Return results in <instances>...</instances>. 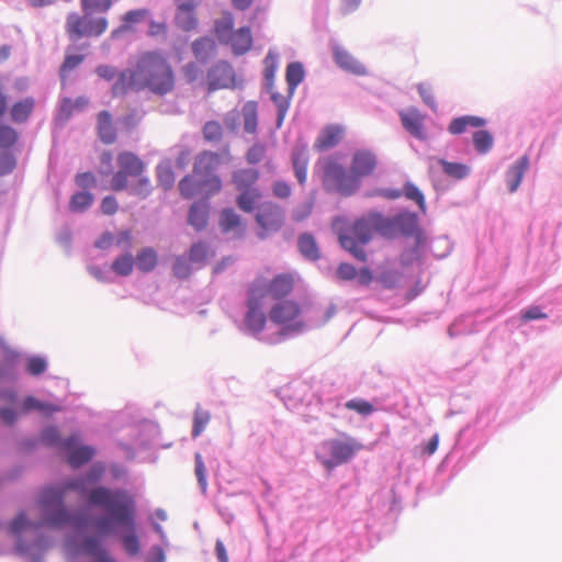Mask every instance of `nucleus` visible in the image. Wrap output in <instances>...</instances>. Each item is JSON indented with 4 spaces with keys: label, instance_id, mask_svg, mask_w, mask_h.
Returning a JSON list of instances; mask_svg holds the SVG:
<instances>
[{
    "label": "nucleus",
    "instance_id": "obj_36",
    "mask_svg": "<svg viewBox=\"0 0 562 562\" xmlns=\"http://www.w3.org/2000/svg\"><path fill=\"white\" fill-rule=\"evenodd\" d=\"M215 50V42L210 37H201L192 43V52L198 59L206 60Z\"/></svg>",
    "mask_w": 562,
    "mask_h": 562
},
{
    "label": "nucleus",
    "instance_id": "obj_37",
    "mask_svg": "<svg viewBox=\"0 0 562 562\" xmlns=\"http://www.w3.org/2000/svg\"><path fill=\"white\" fill-rule=\"evenodd\" d=\"M241 114L245 131L250 134L255 133L258 122L257 103L255 101L245 103L241 110Z\"/></svg>",
    "mask_w": 562,
    "mask_h": 562
},
{
    "label": "nucleus",
    "instance_id": "obj_59",
    "mask_svg": "<svg viewBox=\"0 0 562 562\" xmlns=\"http://www.w3.org/2000/svg\"><path fill=\"white\" fill-rule=\"evenodd\" d=\"M195 475L198 477V482L203 491H206L207 480H206V468L204 465L202 456L200 453H195Z\"/></svg>",
    "mask_w": 562,
    "mask_h": 562
},
{
    "label": "nucleus",
    "instance_id": "obj_60",
    "mask_svg": "<svg viewBox=\"0 0 562 562\" xmlns=\"http://www.w3.org/2000/svg\"><path fill=\"white\" fill-rule=\"evenodd\" d=\"M207 246L204 243L193 244L190 248L189 258L193 262H202L206 259Z\"/></svg>",
    "mask_w": 562,
    "mask_h": 562
},
{
    "label": "nucleus",
    "instance_id": "obj_21",
    "mask_svg": "<svg viewBox=\"0 0 562 562\" xmlns=\"http://www.w3.org/2000/svg\"><path fill=\"white\" fill-rule=\"evenodd\" d=\"M36 102L33 97H25L15 101L9 110L10 119L16 124H23L32 116Z\"/></svg>",
    "mask_w": 562,
    "mask_h": 562
},
{
    "label": "nucleus",
    "instance_id": "obj_31",
    "mask_svg": "<svg viewBox=\"0 0 562 562\" xmlns=\"http://www.w3.org/2000/svg\"><path fill=\"white\" fill-rule=\"evenodd\" d=\"M234 16L231 12H223L222 16L214 23V33L221 43L234 32Z\"/></svg>",
    "mask_w": 562,
    "mask_h": 562
},
{
    "label": "nucleus",
    "instance_id": "obj_14",
    "mask_svg": "<svg viewBox=\"0 0 562 562\" xmlns=\"http://www.w3.org/2000/svg\"><path fill=\"white\" fill-rule=\"evenodd\" d=\"M79 441V436L72 435L63 442V449L68 452L67 462L74 469L88 463L95 453L90 446L78 447Z\"/></svg>",
    "mask_w": 562,
    "mask_h": 562
},
{
    "label": "nucleus",
    "instance_id": "obj_44",
    "mask_svg": "<svg viewBox=\"0 0 562 562\" xmlns=\"http://www.w3.org/2000/svg\"><path fill=\"white\" fill-rule=\"evenodd\" d=\"M493 136L486 130H480L473 134V144L477 153L486 154L493 146Z\"/></svg>",
    "mask_w": 562,
    "mask_h": 562
},
{
    "label": "nucleus",
    "instance_id": "obj_54",
    "mask_svg": "<svg viewBox=\"0 0 562 562\" xmlns=\"http://www.w3.org/2000/svg\"><path fill=\"white\" fill-rule=\"evenodd\" d=\"M151 192L150 180L146 177H138V180L132 186L131 193L142 199L147 198Z\"/></svg>",
    "mask_w": 562,
    "mask_h": 562
},
{
    "label": "nucleus",
    "instance_id": "obj_33",
    "mask_svg": "<svg viewBox=\"0 0 562 562\" xmlns=\"http://www.w3.org/2000/svg\"><path fill=\"white\" fill-rule=\"evenodd\" d=\"M83 550L95 558L97 562H116L100 546V541L95 537H88L83 541Z\"/></svg>",
    "mask_w": 562,
    "mask_h": 562
},
{
    "label": "nucleus",
    "instance_id": "obj_28",
    "mask_svg": "<svg viewBox=\"0 0 562 562\" xmlns=\"http://www.w3.org/2000/svg\"><path fill=\"white\" fill-rule=\"evenodd\" d=\"M528 167H529V159L527 156H522L507 171L506 182L508 184V189L510 192H515L518 189Z\"/></svg>",
    "mask_w": 562,
    "mask_h": 562
},
{
    "label": "nucleus",
    "instance_id": "obj_52",
    "mask_svg": "<svg viewBox=\"0 0 562 562\" xmlns=\"http://www.w3.org/2000/svg\"><path fill=\"white\" fill-rule=\"evenodd\" d=\"M404 194L407 199L416 202L422 211L426 210V203L423 192L413 183H406L404 187Z\"/></svg>",
    "mask_w": 562,
    "mask_h": 562
},
{
    "label": "nucleus",
    "instance_id": "obj_26",
    "mask_svg": "<svg viewBox=\"0 0 562 562\" xmlns=\"http://www.w3.org/2000/svg\"><path fill=\"white\" fill-rule=\"evenodd\" d=\"M292 165L295 177L301 184H304L307 177L308 150L306 146H296L292 153Z\"/></svg>",
    "mask_w": 562,
    "mask_h": 562
},
{
    "label": "nucleus",
    "instance_id": "obj_50",
    "mask_svg": "<svg viewBox=\"0 0 562 562\" xmlns=\"http://www.w3.org/2000/svg\"><path fill=\"white\" fill-rule=\"evenodd\" d=\"M345 407L350 411H355L362 416H368L373 413V405L362 398H353L346 402Z\"/></svg>",
    "mask_w": 562,
    "mask_h": 562
},
{
    "label": "nucleus",
    "instance_id": "obj_55",
    "mask_svg": "<svg viewBox=\"0 0 562 562\" xmlns=\"http://www.w3.org/2000/svg\"><path fill=\"white\" fill-rule=\"evenodd\" d=\"M269 92L271 93V100L278 108V119L280 124L289 109V97L274 92L273 86L271 87V90H269Z\"/></svg>",
    "mask_w": 562,
    "mask_h": 562
},
{
    "label": "nucleus",
    "instance_id": "obj_4",
    "mask_svg": "<svg viewBox=\"0 0 562 562\" xmlns=\"http://www.w3.org/2000/svg\"><path fill=\"white\" fill-rule=\"evenodd\" d=\"M222 162L217 153L204 150L200 153L193 164L192 175L183 177L178 184L180 194L184 199L201 195L207 200L221 192L223 183L216 173Z\"/></svg>",
    "mask_w": 562,
    "mask_h": 562
},
{
    "label": "nucleus",
    "instance_id": "obj_10",
    "mask_svg": "<svg viewBox=\"0 0 562 562\" xmlns=\"http://www.w3.org/2000/svg\"><path fill=\"white\" fill-rule=\"evenodd\" d=\"M295 283V273L282 272L276 274L271 279H267L263 276H257L248 286L265 300L271 299L282 301V299L289 296L293 292Z\"/></svg>",
    "mask_w": 562,
    "mask_h": 562
},
{
    "label": "nucleus",
    "instance_id": "obj_41",
    "mask_svg": "<svg viewBox=\"0 0 562 562\" xmlns=\"http://www.w3.org/2000/svg\"><path fill=\"white\" fill-rule=\"evenodd\" d=\"M113 3L114 0H80V8L86 13H105Z\"/></svg>",
    "mask_w": 562,
    "mask_h": 562
},
{
    "label": "nucleus",
    "instance_id": "obj_46",
    "mask_svg": "<svg viewBox=\"0 0 562 562\" xmlns=\"http://www.w3.org/2000/svg\"><path fill=\"white\" fill-rule=\"evenodd\" d=\"M176 24L179 29H181L184 32H190L194 30L198 25V19L195 16L194 11H177Z\"/></svg>",
    "mask_w": 562,
    "mask_h": 562
},
{
    "label": "nucleus",
    "instance_id": "obj_48",
    "mask_svg": "<svg viewBox=\"0 0 562 562\" xmlns=\"http://www.w3.org/2000/svg\"><path fill=\"white\" fill-rule=\"evenodd\" d=\"M211 419V415L207 411L198 407L193 416L192 437H199Z\"/></svg>",
    "mask_w": 562,
    "mask_h": 562
},
{
    "label": "nucleus",
    "instance_id": "obj_7",
    "mask_svg": "<svg viewBox=\"0 0 562 562\" xmlns=\"http://www.w3.org/2000/svg\"><path fill=\"white\" fill-rule=\"evenodd\" d=\"M109 22L104 16H93L92 13L82 14L70 11L66 15L65 32L71 42L83 37H99L108 30Z\"/></svg>",
    "mask_w": 562,
    "mask_h": 562
},
{
    "label": "nucleus",
    "instance_id": "obj_2",
    "mask_svg": "<svg viewBox=\"0 0 562 562\" xmlns=\"http://www.w3.org/2000/svg\"><path fill=\"white\" fill-rule=\"evenodd\" d=\"M88 502L103 507L111 517H99L93 527L100 536H109L114 531V525L124 527L127 531L122 537V543L130 555L139 552V543L136 535V505L134 497L125 490H110L99 486L90 491Z\"/></svg>",
    "mask_w": 562,
    "mask_h": 562
},
{
    "label": "nucleus",
    "instance_id": "obj_24",
    "mask_svg": "<svg viewBox=\"0 0 562 562\" xmlns=\"http://www.w3.org/2000/svg\"><path fill=\"white\" fill-rule=\"evenodd\" d=\"M401 121L405 130L416 138H424L423 122L424 116L416 109H411L400 113Z\"/></svg>",
    "mask_w": 562,
    "mask_h": 562
},
{
    "label": "nucleus",
    "instance_id": "obj_35",
    "mask_svg": "<svg viewBox=\"0 0 562 562\" xmlns=\"http://www.w3.org/2000/svg\"><path fill=\"white\" fill-rule=\"evenodd\" d=\"M21 409L23 413H29L31 411H38V412L43 413L44 415H52L53 413L59 412L60 407H58L54 404H50V403L41 402L33 396H29L23 401Z\"/></svg>",
    "mask_w": 562,
    "mask_h": 562
},
{
    "label": "nucleus",
    "instance_id": "obj_16",
    "mask_svg": "<svg viewBox=\"0 0 562 562\" xmlns=\"http://www.w3.org/2000/svg\"><path fill=\"white\" fill-rule=\"evenodd\" d=\"M384 236L393 237L400 233L405 236H412L417 231V217L414 214H401L394 217H384Z\"/></svg>",
    "mask_w": 562,
    "mask_h": 562
},
{
    "label": "nucleus",
    "instance_id": "obj_51",
    "mask_svg": "<svg viewBox=\"0 0 562 562\" xmlns=\"http://www.w3.org/2000/svg\"><path fill=\"white\" fill-rule=\"evenodd\" d=\"M85 60V55L67 54L60 66V76L65 78L70 71L78 67Z\"/></svg>",
    "mask_w": 562,
    "mask_h": 562
},
{
    "label": "nucleus",
    "instance_id": "obj_17",
    "mask_svg": "<svg viewBox=\"0 0 562 562\" xmlns=\"http://www.w3.org/2000/svg\"><path fill=\"white\" fill-rule=\"evenodd\" d=\"M376 157L369 150H357L351 160L350 170L356 176L357 181L363 177L371 176L376 168Z\"/></svg>",
    "mask_w": 562,
    "mask_h": 562
},
{
    "label": "nucleus",
    "instance_id": "obj_3",
    "mask_svg": "<svg viewBox=\"0 0 562 562\" xmlns=\"http://www.w3.org/2000/svg\"><path fill=\"white\" fill-rule=\"evenodd\" d=\"M68 491H78L79 493L83 494L86 491L85 480L72 479L65 482L59 487H45L42 491L40 498L42 521L40 524H32L27 520L24 513H20L10 524V532L18 535L30 527L38 526L59 528L71 524L75 527H80L79 520L72 517L64 506V498Z\"/></svg>",
    "mask_w": 562,
    "mask_h": 562
},
{
    "label": "nucleus",
    "instance_id": "obj_61",
    "mask_svg": "<svg viewBox=\"0 0 562 562\" xmlns=\"http://www.w3.org/2000/svg\"><path fill=\"white\" fill-rule=\"evenodd\" d=\"M16 166L15 157L11 153L0 154V176L10 173Z\"/></svg>",
    "mask_w": 562,
    "mask_h": 562
},
{
    "label": "nucleus",
    "instance_id": "obj_11",
    "mask_svg": "<svg viewBox=\"0 0 562 562\" xmlns=\"http://www.w3.org/2000/svg\"><path fill=\"white\" fill-rule=\"evenodd\" d=\"M245 327L254 335L261 334L268 323L269 314L266 313V300L258 293L247 288Z\"/></svg>",
    "mask_w": 562,
    "mask_h": 562
},
{
    "label": "nucleus",
    "instance_id": "obj_27",
    "mask_svg": "<svg viewBox=\"0 0 562 562\" xmlns=\"http://www.w3.org/2000/svg\"><path fill=\"white\" fill-rule=\"evenodd\" d=\"M485 124L486 121L483 117L464 115L453 119L448 126V132L452 135H460L464 133L469 127L479 128Z\"/></svg>",
    "mask_w": 562,
    "mask_h": 562
},
{
    "label": "nucleus",
    "instance_id": "obj_30",
    "mask_svg": "<svg viewBox=\"0 0 562 562\" xmlns=\"http://www.w3.org/2000/svg\"><path fill=\"white\" fill-rule=\"evenodd\" d=\"M261 196L262 194L258 188L239 191L236 198V204L241 211L250 213L255 210Z\"/></svg>",
    "mask_w": 562,
    "mask_h": 562
},
{
    "label": "nucleus",
    "instance_id": "obj_8",
    "mask_svg": "<svg viewBox=\"0 0 562 562\" xmlns=\"http://www.w3.org/2000/svg\"><path fill=\"white\" fill-rule=\"evenodd\" d=\"M322 452L317 454L322 464L331 470L336 465L348 462L355 454L363 449V445L351 437L345 439H328L321 446Z\"/></svg>",
    "mask_w": 562,
    "mask_h": 562
},
{
    "label": "nucleus",
    "instance_id": "obj_39",
    "mask_svg": "<svg viewBox=\"0 0 562 562\" xmlns=\"http://www.w3.org/2000/svg\"><path fill=\"white\" fill-rule=\"evenodd\" d=\"M134 265L135 259L127 252L115 258L112 262L111 269L117 276L127 277L132 273Z\"/></svg>",
    "mask_w": 562,
    "mask_h": 562
},
{
    "label": "nucleus",
    "instance_id": "obj_19",
    "mask_svg": "<svg viewBox=\"0 0 562 562\" xmlns=\"http://www.w3.org/2000/svg\"><path fill=\"white\" fill-rule=\"evenodd\" d=\"M223 44L229 45L237 56L246 54L252 46V34L249 27H239L234 31Z\"/></svg>",
    "mask_w": 562,
    "mask_h": 562
},
{
    "label": "nucleus",
    "instance_id": "obj_58",
    "mask_svg": "<svg viewBox=\"0 0 562 562\" xmlns=\"http://www.w3.org/2000/svg\"><path fill=\"white\" fill-rule=\"evenodd\" d=\"M266 154V146L263 144H254L247 151L246 159L249 164L255 165L262 160Z\"/></svg>",
    "mask_w": 562,
    "mask_h": 562
},
{
    "label": "nucleus",
    "instance_id": "obj_62",
    "mask_svg": "<svg viewBox=\"0 0 562 562\" xmlns=\"http://www.w3.org/2000/svg\"><path fill=\"white\" fill-rule=\"evenodd\" d=\"M46 361L41 357H32L27 360L26 370L32 375H40L46 370Z\"/></svg>",
    "mask_w": 562,
    "mask_h": 562
},
{
    "label": "nucleus",
    "instance_id": "obj_5",
    "mask_svg": "<svg viewBox=\"0 0 562 562\" xmlns=\"http://www.w3.org/2000/svg\"><path fill=\"white\" fill-rule=\"evenodd\" d=\"M385 224L383 215L370 212L341 231L338 235L339 243L357 260L364 262L367 261V254L362 246L371 241L375 234L384 236Z\"/></svg>",
    "mask_w": 562,
    "mask_h": 562
},
{
    "label": "nucleus",
    "instance_id": "obj_63",
    "mask_svg": "<svg viewBox=\"0 0 562 562\" xmlns=\"http://www.w3.org/2000/svg\"><path fill=\"white\" fill-rule=\"evenodd\" d=\"M313 211V202L307 201L297 205L292 212V218L295 222H302L306 220Z\"/></svg>",
    "mask_w": 562,
    "mask_h": 562
},
{
    "label": "nucleus",
    "instance_id": "obj_29",
    "mask_svg": "<svg viewBox=\"0 0 562 562\" xmlns=\"http://www.w3.org/2000/svg\"><path fill=\"white\" fill-rule=\"evenodd\" d=\"M209 220V205L205 202H195L189 211V223L196 231L205 228Z\"/></svg>",
    "mask_w": 562,
    "mask_h": 562
},
{
    "label": "nucleus",
    "instance_id": "obj_38",
    "mask_svg": "<svg viewBox=\"0 0 562 562\" xmlns=\"http://www.w3.org/2000/svg\"><path fill=\"white\" fill-rule=\"evenodd\" d=\"M150 12L148 9L131 10L123 14L121 31L133 30L135 24L142 23L147 20Z\"/></svg>",
    "mask_w": 562,
    "mask_h": 562
},
{
    "label": "nucleus",
    "instance_id": "obj_13",
    "mask_svg": "<svg viewBox=\"0 0 562 562\" xmlns=\"http://www.w3.org/2000/svg\"><path fill=\"white\" fill-rule=\"evenodd\" d=\"M255 220L259 226L258 236L265 239L282 228L284 212L278 204L265 202L258 207Z\"/></svg>",
    "mask_w": 562,
    "mask_h": 562
},
{
    "label": "nucleus",
    "instance_id": "obj_9",
    "mask_svg": "<svg viewBox=\"0 0 562 562\" xmlns=\"http://www.w3.org/2000/svg\"><path fill=\"white\" fill-rule=\"evenodd\" d=\"M302 306L294 300H282L274 303L269 310V319L281 326L280 335L297 334L305 329L306 325L301 319Z\"/></svg>",
    "mask_w": 562,
    "mask_h": 562
},
{
    "label": "nucleus",
    "instance_id": "obj_40",
    "mask_svg": "<svg viewBox=\"0 0 562 562\" xmlns=\"http://www.w3.org/2000/svg\"><path fill=\"white\" fill-rule=\"evenodd\" d=\"M286 82L289 86L290 94L293 93L295 88L303 81L304 79V69L300 63H291L286 67Z\"/></svg>",
    "mask_w": 562,
    "mask_h": 562
},
{
    "label": "nucleus",
    "instance_id": "obj_23",
    "mask_svg": "<svg viewBox=\"0 0 562 562\" xmlns=\"http://www.w3.org/2000/svg\"><path fill=\"white\" fill-rule=\"evenodd\" d=\"M97 128L102 143L110 145L116 140V128L110 112L101 111L98 114Z\"/></svg>",
    "mask_w": 562,
    "mask_h": 562
},
{
    "label": "nucleus",
    "instance_id": "obj_1",
    "mask_svg": "<svg viewBox=\"0 0 562 562\" xmlns=\"http://www.w3.org/2000/svg\"><path fill=\"white\" fill-rule=\"evenodd\" d=\"M177 77L168 58L157 50L142 54L133 69L124 70L113 85L115 95L147 91L164 98L175 92Z\"/></svg>",
    "mask_w": 562,
    "mask_h": 562
},
{
    "label": "nucleus",
    "instance_id": "obj_56",
    "mask_svg": "<svg viewBox=\"0 0 562 562\" xmlns=\"http://www.w3.org/2000/svg\"><path fill=\"white\" fill-rule=\"evenodd\" d=\"M181 75L186 82L192 83L199 79L201 69L196 63L190 61L181 68Z\"/></svg>",
    "mask_w": 562,
    "mask_h": 562
},
{
    "label": "nucleus",
    "instance_id": "obj_15",
    "mask_svg": "<svg viewBox=\"0 0 562 562\" xmlns=\"http://www.w3.org/2000/svg\"><path fill=\"white\" fill-rule=\"evenodd\" d=\"M206 81L210 92L229 88L234 83V69L226 61L217 63L207 71Z\"/></svg>",
    "mask_w": 562,
    "mask_h": 562
},
{
    "label": "nucleus",
    "instance_id": "obj_45",
    "mask_svg": "<svg viewBox=\"0 0 562 562\" xmlns=\"http://www.w3.org/2000/svg\"><path fill=\"white\" fill-rule=\"evenodd\" d=\"M93 194L89 192H78L74 194L69 202L72 212H83L93 203Z\"/></svg>",
    "mask_w": 562,
    "mask_h": 562
},
{
    "label": "nucleus",
    "instance_id": "obj_25",
    "mask_svg": "<svg viewBox=\"0 0 562 562\" xmlns=\"http://www.w3.org/2000/svg\"><path fill=\"white\" fill-rule=\"evenodd\" d=\"M258 179L259 172L254 168L239 169L232 175V183L237 191L257 188L256 183Z\"/></svg>",
    "mask_w": 562,
    "mask_h": 562
},
{
    "label": "nucleus",
    "instance_id": "obj_49",
    "mask_svg": "<svg viewBox=\"0 0 562 562\" xmlns=\"http://www.w3.org/2000/svg\"><path fill=\"white\" fill-rule=\"evenodd\" d=\"M265 79L268 90H271L277 71V56L269 52L265 58Z\"/></svg>",
    "mask_w": 562,
    "mask_h": 562
},
{
    "label": "nucleus",
    "instance_id": "obj_53",
    "mask_svg": "<svg viewBox=\"0 0 562 562\" xmlns=\"http://www.w3.org/2000/svg\"><path fill=\"white\" fill-rule=\"evenodd\" d=\"M223 128L222 125L216 121H210L205 123L203 127V136L206 140L217 142L222 138Z\"/></svg>",
    "mask_w": 562,
    "mask_h": 562
},
{
    "label": "nucleus",
    "instance_id": "obj_57",
    "mask_svg": "<svg viewBox=\"0 0 562 562\" xmlns=\"http://www.w3.org/2000/svg\"><path fill=\"white\" fill-rule=\"evenodd\" d=\"M41 440L47 446H56L60 445L63 447V442L59 437V431L56 427H47L42 431Z\"/></svg>",
    "mask_w": 562,
    "mask_h": 562
},
{
    "label": "nucleus",
    "instance_id": "obj_12",
    "mask_svg": "<svg viewBox=\"0 0 562 562\" xmlns=\"http://www.w3.org/2000/svg\"><path fill=\"white\" fill-rule=\"evenodd\" d=\"M117 165L120 167L111 181V189L114 191H123L128 187V177L142 176L145 165L135 154L131 151H122L117 156Z\"/></svg>",
    "mask_w": 562,
    "mask_h": 562
},
{
    "label": "nucleus",
    "instance_id": "obj_34",
    "mask_svg": "<svg viewBox=\"0 0 562 562\" xmlns=\"http://www.w3.org/2000/svg\"><path fill=\"white\" fill-rule=\"evenodd\" d=\"M135 263L140 271L149 272L158 263L157 252L150 247L144 248L137 254Z\"/></svg>",
    "mask_w": 562,
    "mask_h": 562
},
{
    "label": "nucleus",
    "instance_id": "obj_6",
    "mask_svg": "<svg viewBox=\"0 0 562 562\" xmlns=\"http://www.w3.org/2000/svg\"><path fill=\"white\" fill-rule=\"evenodd\" d=\"M322 183L326 191L337 192L344 196L353 194L359 189V181L351 170H347L338 156H328L319 162Z\"/></svg>",
    "mask_w": 562,
    "mask_h": 562
},
{
    "label": "nucleus",
    "instance_id": "obj_47",
    "mask_svg": "<svg viewBox=\"0 0 562 562\" xmlns=\"http://www.w3.org/2000/svg\"><path fill=\"white\" fill-rule=\"evenodd\" d=\"M445 173L454 179H463L469 173L468 166L459 162H449L443 159L439 160Z\"/></svg>",
    "mask_w": 562,
    "mask_h": 562
},
{
    "label": "nucleus",
    "instance_id": "obj_18",
    "mask_svg": "<svg viewBox=\"0 0 562 562\" xmlns=\"http://www.w3.org/2000/svg\"><path fill=\"white\" fill-rule=\"evenodd\" d=\"M334 59L336 64L350 74L356 76H364L367 75L366 66L357 60L347 49L344 47L336 45L333 48Z\"/></svg>",
    "mask_w": 562,
    "mask_h": 562
},
{
    "label": "nucleus",
    "instance_id": "obj_43",
    "mask_svg": "<svg viewBox=\"0 0 562 562\" xmlns=\"http://www.w3.org/2000/svg\"><path fill=\"white\" fill-rule=\"evenodd\" d=\"M19 140V133L8 124H0V149L12 148Z\"/></svg>",
    "mask_w": 562,
    "mask_h": 562
},
{
    "label": "nucleus",
    "instance_id": "obj_22",
    "mask_svg": "<svg viewBox=\"0 0 562 562\" xmlns=\"http://www.w3.org/2000/svg\"><path fill=\"white\" fill-rule=\"evenodd\" d=\"M344 136V128L339 125H328L318 135L314 147L323 151L336 146Z\"/></svg>",
    "mask_w": 562,
    "mask_h": 562
},
{
    "label": "nucleus",
    "instance_id": "obj_64",
    "mask_svg": "<svg viewBox=\"0 0 562 562\" xmlns=\"http://www.w3.org/2000/svg\"><path fill=\"white\" fill-rule=\"evenodd\" d=\"M336 273L340 280L349 281L357 277V269L352 265L344 262L339 265Z\"/></svg>",
    "mask_w": 562,
    "mask_h": 562
},
{
    "label": "nucleus",
    "instance_id": "obj_42",
    "mask_svg": "<svg viewBox=\"0 0 562 562\" xmlns=\"http://www.w3.org/2000/svg\"><path fill=\"white\" fill-rule=\"evenodd\" d=\"M157 180H158V183L165 190H169L173 187L175 181H176V176H175L172 167L169 162H164V164L158 165Z\"/></svg>",
    "mask_w": 562,
    "mask_h": 562
},
{
    "label": "nucleus",
    "instance_id": "obj_32",
    "mask_svg": "<svg viewBox=\"0 0 562 562\" xmlns=\"http://www.w3.org/2000/svg\"><path fill=\"white\" fill-rule=\"evenodd\" d=\"M299 250L303 257L310 260L319 258V249L315 238L311 234H302L297 240Z\"/></svg>",
    "mask_w": 562,
    "mask_h": 562
},
{
    "label": "nucleus",
    "instance_id": "obj_20",
    "mask_svg": "<svg viewBox=\"0 0 562 562\" xmlns=\"http://www.w3.org/2000/svg\"><path fill=\"white\" fill-rule=\"evenodd\" d=\"M220 227L225 233H233L236 237L245 234L246 225L239 214L233 209H224L220 216Z\"/></svg>",
    "mask_w": 562,
    "mask_h": 562
}]
</instances>
